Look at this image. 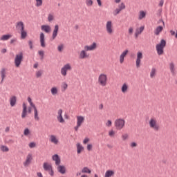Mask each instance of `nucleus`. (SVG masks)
<instances>
[{
	"mask_svg": "<svg viewBox=\"0 0 177 177\" xmlns=\"http://www.w3.org/2000/svg\"><path fill=\"white\" fill-rule=\"evenodd\" d=\"M96 49H97V44H96V42H93L91 45H85L83 47V49L78 53L79 59L80 60L89 59L91 55L88 52H92L93 50H96Z\"/></svg>",
	"mask_w": 177,
	"mask_h": 177,
	"instance_id": "f257e3e1",
	"label": "nucleus"
},
{
	"mask_svg": "<svg viewBox=\"0 0 177 177\" xmlns=\"http://www.w3.org/2000/svg\"><path fill=\"white\" fill-rule=\"evenodd\" d=\"M149 127L151 129H153L155 132H158L161 127H160V123H158V120L157 118L152 117L149 119Z\"/></svg>",
	"mask_w": 177,
	"mask_h": 177,
	"instance_id": "f03ea898",
	"label": "nucleus"
},
{
	"mask_svg": "<svg viewBox=\"0 0 177 177\" xmlns=\"http://www.w3.org/2000/svg\"><path fill=\"white\" fill-rule=\"evenodd\" d=\"M167 46V41L165 39H161L160 42L156 46V50L158 56L164 55V48Z\"/></svg>",
	"mask_w": 177,
	"mask_h": 177,
	"instance_id": "7ed1b4c3",
	"label": "nucleus"
},
{
	"mask_svg": "<svg viewBox=\"0 0 177 177\" xmlns=\"http://www.w3.org/2000/svg\"><path fill=\"white\" fill-rule=\"evenodd\" d=\"M109 82V78L107 74L100 73L98 75L97 82L100 86H107V82Z\"/></svg>",
	"mask_w": 177,
	"mask_h": 177,
	"instance_id": "20e7f679",
	"label": "nucleus"
},
{
	"mask_svg": "<svg viewBox=\"0 0 177 177\" xmlns=\"http://www.w3.org/2000/svg\"><path fill=\"white\" fill-rule=\"evenodd\" d=\"M114 125L117 131H121L125 128V119L120 118H117L114 122Z\"/></svg>",
	"mask_w": 177,
	"mask_h": 177,
	"instance_id": "39448f33",
	"label": "nucleus"
},
{
	"mask_svg": "<svg viewBox=\"0 0 177 177\" xmlns=\"http://www.w3.org/2000/svg\"><path fill=\"white\" fill-rule=\"evenodd\" d=\"M105 30L108 35H113L114 34V26L112 21H107L105 24Z\"/></svg>",
	"mask_w": 177,
	"mask_h": 177,
	"instance_id": "423d86ee",
	"label": "nucleus"
},
{
	"mask_svg": "<svg viewBox=\"0 0 177 177\" xmlns=\"http://www.w3.org/2000/svg\"><path fill=\"white\" fill-rule=\"evenodd\" d=\"M24 59V54L23 53H19L15 55L14 63L15 65V67H20V65L21 64V62H23Z\"/></svg>",
	"mask_w": 177,
	"mask_h": 177,
	"instance_id": "0eeeda50",
	"label": "nucleus"
},
{
	"mask_svg": "<svg viewBox=\"0 0 177 177\" xmlns=\"http://www.w3.org/2000/svg\"><path fill=\"white\" fill-rule=\"evenodd\" d=\"M73 68L71 67V64H66L62 66L61 68V75L62 77H66L67 75V71H71Z\"/></svg>",
	"mask_w": 177,
	"mask_h": 177,
	"instance_id": "6e6552de",
	"label": "nucleus"
},
{
	"mask_svg": "<svg viewBox=\"0 0 177 177\" xmlns=\"http://www.w3.org/2000/svg\"><path fill=\"white\" fill-rule=\"evenodd\" d=\"M143 59V53L141 51L137 52L136 59V67L139 68L140 67V64H142V59Z\"/></svg>",
	"mask_w": 177,
	"mask_h": 177,
	"instance_id": "1a4fd4ad",
	"label": "nucleus"
},
{
	"mask_svg": "<svg viewBox=\"0 0 177 177\" xmlns=\"http://www.w3.org/2000/svg\"><path fill=\"white\" fill-rule=\"evenodd\" d=\"M129 53V50L128 49H126L121 53V54L119 56L120 64H124V62H125V57L128 56Z\"/></svg>",
	"mask_w": 177,
	"mask_h": 177,
	"instance_id": "9d476101",
	"label": "nucleus"
},
{
	"mask_svg": "<svg viewBox=\"0 0 177 177\" xmlns=\"http://www.w3.org/2000/svg\"><path fill=\"white\" fill-rule=\"evenodd\" d=\"M43 168L44 171H47L50 175V176H53L55 175V172L53 171V169H52V165L48 163V162H44L43 164Z\"/></svg>",
	"mask_w": 177,
	"mask_h": 177,
	"instance_id": "9b49d317",
	"label": "nucleus"
},
{
	"mask_svg": "<svg viewBox=\"0 0 177 177\" xmlns=\"http://www.w3.org/2000/svg\"><path fill=\"white\" fill-rule=\"evenodd\" d=\"M77 125L74 127L75 131H78L79 128L82 125L85 121V117L77 116Z\"/></svg>",
	"mask_w": 177,
	"mask_h": 177,
	"instance_id": "f8f14e48",
	"label": "nucleus"
},
{
	"mask_svg": "<svg viewBox=\"0 0 177 177\" xmlns=\"http://www.w3.org/2000/svg\"><path fill=\"white\" fill-rule=\"evenodd\" d=\"M57 120L59 124H64L66 122V120H64V118H63V110L62 109H59L57 111Z\"/></svg>",
	"mask_w": 177,
	"mask_h": 177,
	"instance_id": "ddd939ff",
	"label": "nucleus"
},
{
	"mask_svg": "<svg viewBox=\"0 0 177 177\" xmlns=\"http://www.w3.org/2000/svg\"><path fill=\"white\" fill-rule=\"evenodd\" d=\"M49 142L50 143H53V145H55V146H57L59 143H60V141H59V138L56 135H50L49 136Z\"/></svg>",
	"mask_w": 177,
	"mask_h": 177,
	"instance_id": "4468645a",
	"label": "nucleus"
},
{
	"mask_svg": "<svg viewBox=\"0 0 177 177\" xmlns=\"http://www.w3.org/2000/svg\"><path fill=\"white\" fill-rule=\"evenodd\" d=\"M32 161V154L28 153L26 156V159L25 162H24V167H28L31 164Z\"/></svg>",
	"mask_w": 177,
	"mask_h": 177,
	"instance_id": "2eb2a0df",
	"label": "nucleus"
},
{
	"mask_svg": "<svg viewBox=\"0 0 177 177\" xmlns=\"http://www.w3.org/2000/svg\"><path fill=\"white\" fill-rule=\"evenodd\" d=\"M30 105L31 106V107L33 108L34 110V114H35V120L36 121H39V117L38 116V109H37V106H35V104H34V103L32 102H29Z\"/></svg>",
	"mask_w": 177,
	"mask_h": 177,
	"instance_id": "dca6fc26",
	"label": "nucleus"
},
{
	"mask_svg": "<svg viewBox=\"0 0 177 177\" xmlns=\"http://www.w3.org/2000/svg\"><path fill=\"white\" fill-rule=\"evenodd\" d=\"M120 89L122 93H128L129 91V84H128V83H123Z\"/></svg>",
	"mask_w": 177,
	"mask_h": 177,
	"instance_id": "f3484780",
	"label": "nucleus"
},
{
	"mask_svg": "<svg viewBox=\"0 0 177 177\" xmlns=\"http://www.w3.org/2000/svg\"><path fill=\"white\" fill-rule=\"evenodd\" d=\"M57 34H59V25H55L51 37L53 41L56 39Z\"/></svg>",
	"mask_w": 177,
	"mask_h": 177,
	"instance_id": "a211bd4d",
	"label": "nucleus"
},
{
	"mask_svg": "<svg viewBox=\"0 0 177 177\" xmlns=\"http://www.w3.org/2000/svg\"><path fill=\"white\" fill-rule=\"evenodd\" d=\"M41 29V31H44L46 34H49L52 31V28L49 25H42Z\"/></svg>",
	"mask_w": 177,
	"mask_h": 177,
	"instance_id": "6ab92c4d",
	"label": "nucleus"
},
{
	"mask_svg": "<svg viewBox=\"0 0 177 177\" xmlns=\"http://www.w3.org/2000/svg\"><path fill=\"white\" fill-rule=\"evenodd\" d=\"M39 39L41 48H45V46H46V44H45V34H44V32L40 33Z\"/></svg>",
	"mask_w": 177,
	"mask_h": 177,
	"instance_id": "aec40b11",
	"label": "nucleus"
},
{
	"mask_svg": "<svg viewBox=\"0 0 177 177\" xmlns=\"http://www.w3.org/2000/svg\"><path fill=\"white\" fill-rule=\"evenodd\" d=\"M115 175V171L108 169L105 171L104 177H114Z\"/></svg>",
	"mask_w": 177,
	"mask_h": 177,
	"instance_id": "412c9836",
	"label": "nucleus"
},
{
	"mask_svg": "<svg viewBox=\"0 0 177 177\" xmlns=\"http://www.w3.org/2000/svg\"><path fill=\"white\" fill-rule=\"evenodd\" d=\"M144 30H145V26H140V28H137L134 33L136 38H138L139 35H140V34L143 32Z\"/></svg>",
	"mask_w": 177,
	"mask_h": 177,
	"instance_id": "4be33fe9",
	"label": "nucleus"
},
{
	"mask_svg": "<svg viewBox=\"0 0 177 177\" xmlns=\"http://www.w3.org/2000/svg\"><path fill=\"white\" fill-rule=\"evenodd\" d=\"M53 160L55 161V165H60V162H62V160H60V157H59V155L55 154L52 157Z\"/></svg>",
	"mask_w": 177,
	"mask_h": 177,
	"instance_id": "5701e85b",
	"label": "nucleus"
},
{
	"mask_svg": "<svg viewBox=\"0 0 177 177\" xmlns=\"http://www.w3.org/2000/svg\"><path fill=\"white\" fill-rule=\"evenodd\" d=\"M76 149L77 154H81V153H82V151L84 150V146H82V145H81L80 142L76 144Z\"/></svg>",
	"mask_w": 177,
	"mask_h": 177,
	"instance_id": "b1692460",
	"label": "nucleus"
},
{
	"mask_svg": "<svg viewBox=\"0 0 177 177\" xmlns=\"http://www.w3.org/2000/svg\"><path fill=\"white\" fill-rule=\"evenodd\" d=\"M57 169L59 174H62V175H64L66 174V166L64 165H57Z\"/></svg>",
	"mask_w": 177,
	"mask_h": 177,
	"instance_id": "393cba45",
	"label": "nucleus"
},
{
	"mask_svg": "<svg viewBox=\"0 0 177 177\" xmlns=\"http://www.w3.org/2000/svg\"><path fill=\"white\" fill-rule=\"evenodd\" d=\"M23 111L21 113V118H25L27 117V104L26 103L23 104Z\"/></svg>",
	"mask_w": 177,
	"mask_h": 177,
	"instance_id": "a878e982",
	"label": "nucleus"
},
{
	"mask_svg": "<svg viewBox=\"0 0 177 177\" xmlns=\"http://www.w3.org/2000/svg\"><path fill=\"white\" fill-rule=\"evenodd\" d=\"M51 95L56 96L59 95V88L57 86H53L50 88Z\"/></svg>",
	"mask_w": 177,
	"mask_h": 177,
	"instance_id": "bb28decb",
	"label": "nucleus"
},
{
	"mask_svg": "<svg viewBox=\"0 0 177 177\" xmlns=\"http://www.w3.org/2000/svg\"><path fill=\"white\" fill-rule=\"evenodd\" d=\"M17 100V99L16 96L13 95V96L10 97V104L11 107H15V106H16Z\"/></svg>",
	"mask_w": 177,
	"mask_h": 177,
	"instance_id": "cd10ccee",
	"label": "nucleus"
},
{
	"mask_svg": "<svg viewBox=\"0 0 177 177\" xmlns=\"http://www.w3.org/2000/svg\"><path fill=\"white\" fill-rule=\"evenodd\" d=\"M147 12L144 10H140L138 13V20H143L146 18Z\"/></svg>",
	"mask_w": 177,
	"mask_h": 177,
	"instance_id": "c85d7f7f",
	"label": "nucleus"
},
{
	"mask_svg": "<svg viewBox=\"0 0 177 177\" xmlns=\"http://www.w3.org/2000/svg\"><path fill=\"white\" fill-rule=\"evenodd\" d=\"M162 30H164V27L159 26L156 28L153 33L155 34V35H160V33L162 32Z\"/></svg>",
	"mask_w": 177,
	"mask_h": 177,
	"instance_id": "c756f323",
	"label": "nucleus"
},
{
	"mask_svg": "<svg viewBox=\"0 0 177 177\" xmlns=\"http://www.w3.org/2000/svg\"><path fill=\"white\" fill-rule=\"evenodd\" d=\"M10 38H12V35L10 34L3 35L0 37V41H9Z\"/></svg>",
	"mask_w": 177,
	"mask_h": 177,
	"instance_id": "7c9ffc66",
	"label": "nucleus"
},
{
	"mask_svg": "<svg viewBox=\"0 0 177 177\" xmlns=\"http://www.w3.org/2000/svg\"><path fill=\"white\" fill-rule=\"evenodd\" d=\"M1 77V82L6 78V68H3L0 71Z\"/></svg>",
	"mask_w": 177,
	"mask_h": 177,
	"instance_id": "2f4dec72",
	"label": "nucleus"
},
{
	"mask_svg": "<svg viewBox=\"0 0 177 177\" xmlns=\"http://www.w3.org/2000/svg\"><path fill=\"white\" fill-rule=\"evenodd\" d=\"M169 67L171 73L172 74H175V71H176V68H175V64L174 62H170L169 64Z\"/></svg>",
	"mask_w": 177,
	"mask_h": 177,
	"instance_id": "473e14b6",
	"label": "nucleus"
},
{
	"mask_svg": "<svg viewBox=\"0 0 177 177\" xmlns=\"http://www.w3.org/2000/svg\"><path fill=\"white\" fill-rule=\"evenodd\" d=\"M68 88V84H67V82H63L61 84V89L62 92H66V91H67Z\"/></svg>",
	"mask_w": 177,
	"mask_h": 177,
	"instance_id": "72a5a7b5",
	"label": "nucleus"
},
{
	"mask_svg": "<svg viewBox=\"0 0 177 177\" xmlns=\"http://www.w3.org/2000/svg\"><path fill=\"white\" fill-rule=\"evenodd\" d=\"M17 28H18V30H20V31L24 30V23H23V21H19L17 23V26H16Z\"/></svg>",
	"mask_w": 177,
	"mask_h": 177,
	"instance_id": "f704fd0d",
	"label": "nucleus"
},
{
	"mask_svg": "<svg viewBox=\"0 0 177 177\" xmlns=\"http://www.w3.org/2000/svg\"><path fill=\"white\" fill-rule=\"evenodd\" d=\"M82 174H83L84 175H85V174H92V171H91L88 167H84L82 169Z\"/></svg>",
	"mask_w": 177,
	"mask_h": 177,
	"instance_id": "c9c22d12",
	"label": "nucleus"
},
{
	"mask_svg": "<svg viewBox=\"0 0 177 177\" xmlns=\"http://www.w3.org/2000/svg\"><path fill=\"white\" fill-rule=\"evenodd\" d=\"M35 6L36 8H41L42 5H44V0H35Z\"/></svg>",
	"mask_w": 177,
	"mask_h": 177,
	"instance_id": "e433bc0d",
	"label": "nucleus"
},
{
	"mask_svg": "<svg viewBox=\"0 0 177 177\" xmlns=\"http://www.w3.org/2000/svg\"><path fill=\"white\" fill-rule=\"evenodd\" d=\"M156 74H157V69H156V68H152L150 72V77L154 78L156 77Z\"/></svg>",
	"mask_w": 177,
	"mask_h": 177,
	"instance_id": "4c0bfd02",
	"label": "nucleus"
},
{
	"mask_svg": "<svg viewBox=\"0 0 177 177\" xmlns=\"http://www.w3.org/2000/svg\"><path fill=\"white\" fill-rule=\"evenodd\" d=\"M122 140L125 142V140H128L129 139V135L128 133H123L121 136Z\"/></svg>",
	"mask_w": 177,
	"mask_h": 177,
	"instance_id": "58836bf2",
	"label": "nucleus"
},
{
	"mask_svg": "<svg viewBox=\"0 0 177 177\" xmlns=\"http://www.w3.org/2000/svg\"><path fill=\"white\" fill-rule=\"evenodd\" d=\"M48 21H49V23L53 21V20H55V15L50 13L48 15Z\"/></svg>",
	"mask_w": 177,
	"mask_h": 177,
	"instance_id": "ea45409f",
	"label": "nucleus"
},
{
	"mask_svg": "<svg viewBox=\"0 0 177 177\" xmlns=\"http://www.w3.org/2000/svg\"><path fill=\"white\" fill-rule=\"evenodd\" d=\"M26 37H27V32L24 29L21 30V39H26Z\"/></svg>",
	"mask_w": 177,
	"mask_h": 177,
	"instance_id": "a19ab883",
	"label": "nucleus"
},
{
	"mask_svg": "<svg viewBox=\"0 0 177 177\" xmlns=\"http://www.w3.org/2000/svg\"><path fill=\"white\" fill-rule=\"evenodd\" d=\"M85 3L88 8H91V6H93V0H85Z\"/></svg>",
	"mask_w": 177,
	"mask_h": 177,
	"instance_id": "79ce46f5",
	"label": "nucleus"
},
{
	"mask_svg": "<svg viewBox=\"0 0 177 177\" xmlns=\"http://www.w3.org/2000/svg\"><path fill=\"white\" fill-rule=\"evenodd\" d=\"M0 150H1V151H3L4 153H8V151H9V148L5 145H1L0 147Z\"/></svg>",
	"mask_w": 177,
	"mask_h": 177,
	"instance_id": "37998d69",
	"label": "nucleus"
},
{
	"mask_svg": "<svg viewBox=\"0 0 177 177\" xmlns=\"http://www.w3.org/2000/svg\"><path fill=\"white\" fill-rule=\"evenodd\" d=\"M24 135L25 136H30V135H31V131H30V129L28 128H26L24 129Z\"/></svg>",
	"mask_w": 177,
	"mask_h": 177,
	"instance_id": "c03bdc74",
	"label": "nucleus"
},
{
	"mask_svg": "<svg viewBox=\"0 0 177 177\" xmlns=\"http://www.w3.org/2000/svg\"><path fill=\"white\" fill-rule=\"evenodd\" d=\"M108 135L110 138H114L115 136V131L113 129L109 131Z\"/></svg>",
	"mask_w": 177,
	"mask_h": 177,
	"instance_id": "a18cd8bd",
	"label": "nucleus"
},
{
	"mask_svg": "<svg viewBox=\"0 0 177 177\" xmlns=\"http://www.w3.org/2000/svg\"><path fill=\"white\" fill-rule=\"evenodd\" d=\"M36 77L37 78H41L42 77L43 71H36Z\"/></svg>",
	"mask_w": 177,
	"mask_h": 177,
	"instance_id": "49530a36",
	"label": "nucleus"
},
{
	"mask_svg": "<svg viewBox=\"0 0 177 177\" xmlns=\"http://www.w3.org/2000/svg\"><path fill=\"white\" fill-rule=\"evenodd\" d=\"M131 149H135V147H138V142H131L129 145Z\"/></svg>",
	"mask_w": 177,
	"mask_h": 177,
	"instance_id": "de8ad7c7",
	"label": "nucleus"
},
{
	"mask_svg": "<svg viewBox=\"0 0 177 177\" xmlns=\"http://www.w3.org/2000/svg\"><path fill=\"white\" fill-rule=\"evenodd\" d=\"M28 146H29L30 149H34V148L37 147V143L32 142L28 144Z\"/></svg>",
	"mask_w": 177,
	"mask_h": 177,
	"instance_id": "09e8293b",
	"label": "nucleus"
},
{
	"mask_svg": "<svg viewBox=\"0 0 177 177\" xmlns=\"http://www.w3.org/2000/svg\"><path fill=\"white\" fill-rule=\"evenodd\" d=\"M170 34L172 37L175 36V38L177 39V30H171Z\"/></svg>",
	"mask_w": 177,
	"mask_h": 177,
	"instance_id": "8fccbe9b",
	"label": "nucleus"
},
{
	"mask_svg": "<svg viewBox=\"0 0 177 177\" xmlns=\"http://www.w3.org/2000/svg\"><path fill=\"white\" fill-rule=\"evenodd\" d=\"M128 34L129 35H132L133 34V27L130 26L128 29Z\"/></svg>",
	"mask_w": 177,
	"mask_h": 177,
	"instance_id": "3c124183",
	"label": "nucleus"
},
{
	"mask_svg": "<svg viewBox=\"0 0 177 177\" xmlns=\"http://www.w3.org/2000/svg\"><path fill=\"white\" fill-rule=\"evenodd\" d=\"M86 149L88 151H92V149H93V145L92 144H88L86 146Z\"/></svg>",
	"mask_w": 177,
	"mask_h": 177,
	"instance_id": "603ef678",
	"label": "nucleus"
},
{
	"mask_svg": "<svg viewBox=\"0 0 177 177\" xmlns=\"http://www.w3.org/2000/svg\"><path fill=\"white\" fill-rule=\"evenodd\" d=\"M121 12V10H120V8H116L114 11H113V15L114 16H117V15H120V12Z\"/></svg>",
	"mask_w": 177,
	"mask_h": 177,
	"instance_id": "864d4df0",
	"label": "nucleus"
},
{
	"mask_svg": "<svg viewBox=\"0 0 177 177\" xmlns=\"http://www.w3.org/2000/svg\"><path fill=\"white\" fill-rule=\"evenodd\" d=\"M63 49H64V45L60 44L57 47V50L59 52H63Z\"/></svg>",
	"mask_w": 177,
	"mask_h": 177,
	"instance_id": "5fc2aeb1",
	"label": "nucleus"
},
{
	"mask_svg": "<svg viewBox=\"0 0 177 177\" xmlns=\"http://www.w3.org/2000/svg\"><path fill=\"white\" fill-rule=\"evenodd\" d=\"M113 125V122L111 120H107L106 122V127H108V128H110Z\"/></svg>",
	"mask_w": 177,
	"mask_h": 177,
	"instance_id": "6e6d98bb",
	"label": "nucleus"
},
{
	"mask_svg": "<svg viewBox=\"0 0 177 177\" xmlns=\"http://www.w3.org/2000/svg\"><path fill=\"white\" fill-rule=\"evenodd\" d=\"M119 9L121 10H124L125 9V4L124 3H121L120 5H119Z\"/></svg>",
	"mask_w": 177,
	"mask_h": 177,
	"instance_id": "4d7b16f0",
	"label": "nucleus"
},
{
	"mask_svg": "<svg viewBox=\"0 0 177 177\" xmlns=\"http://www.w3.org/2000/svg\"><path fill=\"white\" fill-rule=\"evenodd\" d=\"M38 55L41 57V59H44L45 52H44V50H39L38 51Z\"/></svg>",
	"mask_w": 177,
	"mask_h": 177,
	"instance_id": "13d9d810",
	"label": "nucleus"
},
{
	"mask_svg": "<svg viewBox=\"0 0 177 177\" xmlns=\"http://www.w3.org/2000/svg\"><path fill=\"white\" fill-rule=\"evenodd\" d=\"M16 42H17V38L12 39L10 41V45H13L14 44H16Z\"/></svg>",
	"mask_w": 177,
	"mask_h": 177,
	"instance_id": "bf43d9fd",
	"label": "nucleus"
},
{
	"mask_svg": "<svg viewBox=\"0 0 177 177\" xmlns=\"http://www.w3.org/2000/svg\"><path fill=\"white\" fill-rule=\"evenodd\" d=\"M91 139H89L88 138H85L83 140V145H86V143H88V142H90Z\"/></svg>",
	"mask_w": 177,
	"mask_h": 177,
	"instance_id": "052dcab7",
	"label": "nucleus"
},
{
	"mask_svg": "<svg viewBox=\"0 0 177 177\" xmlns=\"http://www.w3.org/2000/svg\"><path fill=\"white\" fill-rule=\"evenodd\" d=\"M158 6L162 8V6H164V0H160Z\"/></svg>",
	"mask_w": 177,
	"mask_h": 177,
	"instance_id": "680f3d73",
	"label": "nucleus"
},
{
	"mask_svg": "<svg viewBox=\"0 0 177 177\" xmlns=\"http://www.w3.org/2000/svg\"><path fill=\"white\" fill-rule=\"evenodd\" d=\"M28 45H29V46H30V49H32V41H31V40H30L29 41H28Z\"/></svg>",
	"mask_w": 177,
	"mask_h": 177,
	"instance_id": "e2e57ef3",
	"label": "nucleus"
},
{
	"mask_svg": "<svg viewBox=\"0 0 177 177\" xmlns=\"http://www.w3.org/2000/svg\"><path fill=\"white\" fill-rule=\"evenodd\" d=\"M1 53L4 54L6 53V52H8V50H6V48H3L1 50Z\"/></svg>",
	"mask_w": 177,
	"mask_h": 177,
	"instance_id": "0e129e2a",
	"label": "nucleus"
},
{
	"mask_svg": "<svg viewBox=\"0 0 177 177\" xmlns=\"http://www.w3.org/2000/svg\"><path fill=\"white\" fill-rule=\"evenodd\" d=\"M37 177H44V176L42 175V173H41V172H37Z\"/></svg>",
	"mask_w": 177,
	"mask_h": 177,
	"instance_id": "69168bd1",
	"label": "nucleus"
},
{
	"mask_svg": "<svg viewBox=\"0 0 177 177\" xmlns=\"http://www.w3.org/2000/svg\"><path fill=\"white\" fill-rule=\"evenodd\" d=\"M97 3L98 4V6H102V1L101 0H97Z\"/></svg>",
	"mask_w": 177,
	"mask_h": 177,
	"instance_id": "338daca9",
	"label": "nucleus"
},
{
	"mask_svg": "<svg viewBox=\"0 0 177 177\" xmlns=\"http://www.w3.org/2000/svg\"><path fill=\"white\" fill-rule=\"evenodd\" d=\"M80 177H89L87 174H82Z\"/></svg>",
	"mask_w": 177,
	"mask_h": 177,
	"instance_id": "774afa93",
	"label": "nucleus"
}]
</instances>
